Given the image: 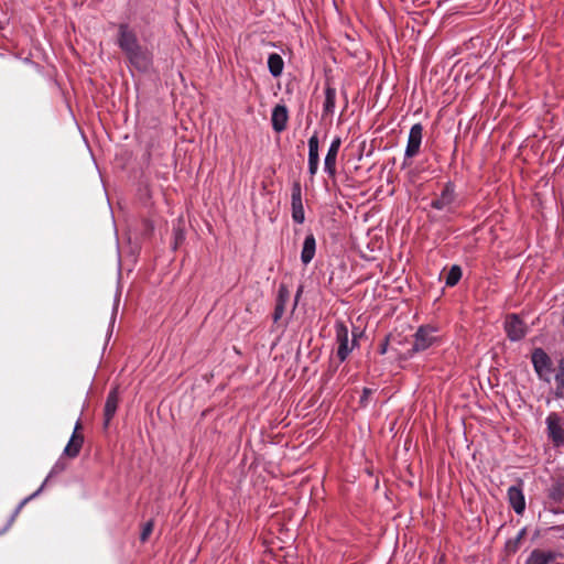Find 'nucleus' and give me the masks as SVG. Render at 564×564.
<instances>
[{
    "label": "nucleus",
    "mask_w": 564,
    "mask_h": 564,
    "mask_svg": "<svg viewBox=\"0 0 564 564\" xmlns=\"http://www.w3.org/2000/svg\"><path fill=\"white\" fill-rule=\"evenodd\" d=\"M336 330V343L338 345L337 347V357L340 362L345 361L349 354L352 351V349L356 346V335L354 334V338L350 340L348 335V328L347 326L338 322L335 325Z\"/></svg>",
    "instance_id": "1"
},
{
    "label": "nucleus",
    "mask_w": 564,
    "mask_h": 564,
    "mask_svg": "<svg viewBox=\"0 0 564 564\" xmlns=\"http://www.w3.org/2000/svg\"><path fill=\"white\" fill-rule=\"evenodd\" d=\"M423 138V127L421 123H415L411 127L408 138V143L404 153V161L402 167L410 165L408 160L416 156L420 152L421 143Z\"/></svg>",
    "instance_id": "2"
},
{
    "label": "nucleus",
    "mask_w": 564,
    "mask_h": 564,
    "mask_svg": "<svg viewBox=\"0 0 564 564\" xmlns=\"http://www.w3.org/2000/svg\"><path fill=\"white\" fill-rule=\"evenodd\" d=\"M532 364L539 378L545 382L551 381L552 360L549 355L541 348L534 349L532 352Z\"/></svg>",
    "instance_id": "3"
},
{
    "label": "nucleus",
    "mask_w": 564,
    "mask_h": 564,
    "mask_svg": "<svg viewBox=\"0 0 564 564\" xmlns=\"http://www.w3.org/2000/svg\"><path fill=\"white\" fill-rule=\"evenodd\" d=\"M117 43L124 54L140 46L135 32L127 23L119 24Z\"/></svg>",
    "instance_id": "4"
},
{
    "label": "nucleus",
    "mask_w": 564,
    "mask_h": 564,
    "mask_svg": "<svg viewBox=\"0 0 564 564\" xmlns=\"http://www.w3.org/2000/svg\"><path fill=\"white\" fill-rule=\"evenodd\" d=\"M126 55L129 63L140 72H148L152 65V54L141 45Z\"/></svg>",
    "instance_id": "5"
},
{
    "label": "nucleus",
    "mask_w": 564,
    "mask_h": 564,
    "mask_svg": "<svg viewBox=\"0 0 564 564\" xmlns=\"http://www.w3.org/2000/svg\"><path fill=\"white\" fill-rule=\"evenodd\" d=\"M434 333L435 329L433 327L421 326L414 335L412 350L419 352L430 348L436 339Z\"/></svg>",
    "instance_id": "6"
},
{
    "label": "nucleus",
    "mask_w": 564,
    "mask_h": 564,
    "mask_svg": "<svg viewBox=\"0 0 564 564\" xmlns=\"http://www.w3.org/2000/svg\"><path fill=\"white\" fill-rule=\"evenodd\" d=\"M341 144V140L339 137H336L326 153L325 160H324V171L328 174L329 177H335L336 175V163H337V155L339 152V148Z\"/></svg>",
    "instance_id": "7"
},
{
    "label": "nucleus",
    "mask_w": 564,
    "mask_h": 564,
    "mask_svg": "<svg viewBox=\"0 0 564 564\" xmlns=\"http://www.w3.org/2000/svg\"><path fill=\"white\" fill-rule=\"evenodd\" d=\"M292 218L296 224H303L305 220L304 207L302 203V189L300 183H294L292 187Z\"/></svg>",
    "instance_id": "8"
},
{
    "label": "nucleus",
    "mask_w": 564,
    "mask_h": 564,
    "mask_svg": "<svg viewBox=\"0 0 564 564\" xmlns=\"http://www.w3.org/2000/svg\"><path fill=\"white\" fill-rule=\"evenodd\" d=\"M80 429H82V423L78 420L75 424L74 432H73L67 445L64 448V455L74 458L79 454L80 448L84 443V436L78 433V431Z\"/></svg>",
    "instance_id": "9"
},
{
    "label": "nucleus",
    "mask_w": 564,
    "mask_h": 564,
    "mask_svg": "<svg viewBox=\"0 0 564 564\" xmlns=\"http://www.w3.org/2000/svg\"><path fill=\"white\" fill-rule=\"evenodd\" d=\"M505 328L511 340H519L525 335V326L517 315L507 317Z\"/></svg>",
    "instance_id": "10"
},
{
    "label": "nucleus",
    "mask_w": 564,
    "mask_h": 564,
    "mask_svg": "<svg viewBox=\"0 0 564 564\" xmlns=\"http://www.w3.org/2000/svg\"><path fill=\"white\" fill-rule=\"evenodd\" d=\"M308 173L311 177H314L318 171L319 154H318V137L315 132L308 139Z\"/></svg>",
    "instance_id": "11"
},
{
    "label": "nucleus",
    "mask_w": 564,
    "mask_h": 564,
    "mask_svg": "<svg viewBox=\"0 0 564 564\" xmlns=\"http://www.w3.org/2000/svg\"><path fill=\"white\" fill-rule=\"evenodd\" d=\"M508 501L517 514H522L525 509V498L521 485L511 486L508 489Z\"/></svg>",
    "instance_id": "12"
},
{
    "label": "nucleus",
    "mask_w": 564,
    "mask_h": 564,
    "mask_svg": "<svg viewBox=\"0 0 564 564\" xmlns=\"http://www.w3.org/2000/svg\"><path fill=\"white\" fill-rule=\"evenodd\" d=\"M454 199H455L454 188L449 184H447L443 188L441 195L431 203V206L438 210H447V209H449Z\"/></svg>",
    "instance_id": "13"
},
{
    "label": "nucleus",
    "mask_w": 564,
    "mask_h": 564,
    "mask_svg": "<svg viewBox=\"0 0 564 564\" xmlns=\"http://www.w3.org/2000/svg\"><path fill=\"white\" fill-rule=\"evenodd\" d=\"M288 109L283 105H276L272 110L271 122L275 132H282L288 123Z\"/></svg>",
    "instance_id": "14"
},
{
    "label": "nucleus",
    "mask_w": 564,
    "mask_h": 564,
    "mask_svg": "<svg viewBox=\"0 0 564 564\" xmlns=\"http://www.w3.org/2000/svg\"><path fill=\"white\" fill-rule=\"evenodd\" d=\"M547 430L550 437L555 445H561L564 442V431L556 415H549L546 419Z\"/></svg>",
    "instance_id": "15"
},
{
    "label": "nucleus",
    "mask_w": 564,
    "mask_h": 564,
    "mask_svg": "<svg viewBox=\"0 0 564 564\" xmlns=\"http://www.w3.org/2000/svg\"><path fill=\"white\" fill-rule=\"evenodd\" d=\"M316 251V240L313 234H308L303 242L301 251V261L304 265H307L314 258Z\"/></svg>",
    "instance_id": "16"
},
{
    "label": "nucleus",
    "mask_w": 564,
    "mask_h": 564,
    "mask_svg": "<svg viewBox=\"0 0 564 564\" xmlns=\"http://www.w3.org/2000/svg\"><path fill=\"white\" fill-rule=\"evenodd\" d=\"M118 406V392L117 389L110 391L105 404V425L107 426L113 417Z\"/></svg>",
    "instance_id": "17"
},
{
    "label": "nucleus",
    "mask_w": 564,
    "mask_h": 564,
    "mask_svg": "<svg viewBox=\"0 0 564 564\" xmlns=\"http://www.w3.org/2000/svg\"><path fill=\"white\" fill-rule=\"evenodd\" d=\"M555 558L553 552L533 550L525 561V564H549Z\"/></svg>",
    "instance_id": "18"
},
{
    "label": "nucleus",
    "mask_w": 564,
    "mask_h": 564,
    "mask_svg": "<svg viewBox=\"0 0 564 564\" xmlns=\"http://www.w3.org/2000/svg\"><path fill=\"white\" fill-rule=\"evenodd\" d=\"M288 300H289V290L285 285H281L279 288L278 301H276V305H275L274 314H273V319L275 322L282 317Z\"/></svg>",
    "instance_id": "19"
},
{
    "label": "nucleus",
    "mask_w": 564,
    "mask_h": 564,
    "mask_svg": "<svg viewBox=\"0 0 564 564\" xmlns=\"http://www.w3.org/2000/svg\"><path fill=\"white\" fill-rule=\"evenodd\" d=\"M283 66H284V62L279 54L272 53L269 55L268 67L273 77H278L282 74Z\"/></svg>",
    "instance_id": "20"
},
{
    "label": "nucleus",
    "mask_w": 564,
    "mask_h": 564,
    "mask_svg": "<svg viewBox=\"0 0 564 564\" xmlns=\"http://www.w3.org/2000/svg\"><path fill=\"white\" fill-rule=\"evenodd\" d=\"M336 101V90L327 87L325 90L324 112L330 113L334 111Z\"/></svg>",
    "instance_id": "21"
},
{
    "label": "nucleus",
    "mask_w": 564,
    "mask_h": 564,
    "mask_svg": "<svg viewBox=\"0 0 564 564\" xmlns=\"http://www.w3.org/2000/svg\"><path fill=\"white\" fill-rule=\"evenodd\" d=\"M462 278V269L458 265H453L447 272L445 283L448 286H454Z\"/></svg>",
    "instance_id": "22"
},
{
    "label": "nucleus",
    "mask_w": 564,
    "mask_h": 564,
    "mask_svg": "<svg viewBox=\"0 0 564 564\" xmlns=\"http://www.w3.org/2000/svg\"><path fill=\"white\" fill-rule=\"evenodd\" d=\"M557 384L564 389V357L558 360V370L555 375Z\"/></svg>",
    "instance_id": "23"
},
{
    "label": "nucleus",
    "mask_w": 564,
    "mask_h": 564,
    "mask_svg": "<svg viewBox=\"0 0 564 564\" xmlns=\"http://www.w3.org/2000/svg\"><path fill=\"white\" fill-rule=\"evenodd\" d=\"M153 531V522L152 521H149L144 524L143 529H142V532H141V541H147L148 538L150 536V534L152 533Z\"/></svg>",
    "instance_id": "24"
},
{
    "label": "nucleus",
    "mask_w": 564,
    "mask_h": 564,
    "mask_svg": "<svg viewBox=\"0 0 564 564\" xmlns=\"http://www.w3.org/2000/svg\"><path fill=\"white\" fill-rule=\"evenodd\" d=\"M47 479H48V477L45 479L44 484H43V485H42V486H41V487H40V488H39V489L33 494V495H31L30 497L25 498V499H24V500L19 505V507H18V508H17V510H15V514L20 512V510L23 508V506H24L28 501H30L32 498L36 497V496L41 492V490L43 489V487H44V485L46 484Z\"/></svg>",
    "instance_id": "25"
},
{
    "label": "nucleus",
    "mask_w": 564,
    "mask_h": 564,
    "mask_svg": "<svg viewBox=\"0 0 564 564\" xmlns=\"http://www.w3.org/2000/svg\"><path fill=\"white\" fill-rule=\"evenodd\" d=\"M64 466L63 465H59V463L55 464V466L53 467V469L51 470L48 477H51L53 474H56L61 470H63Z\"/></svg>",
    "instance_id": "26"
},
{
    "label": "nucleus",
    "mask_w": 564,
    "mask_h": 564,
    "mask_svg": "<svg viewBox=\"0 0 564 564\" xmlns=\"http://www.w3.org/2000/svg\"><path fill=\"white\" fill-rule=\"evenodd\" d=\"M368 393H370V390L364 389V397H361V400H365V398H368Z\"/></svg>",
    "instance_id": "27"
},
{
    "label": "nucleus",
    "mask_w": 564,
    "mask_h": 564,
    "mask_svg": "<svg viewBox=\"0 0 564 564\" xmlns=\"http://www.w3.org/2000/svg\"><path fill=\"white\" fill-rule=\"evenodd\" d=\"M368 393H370V390L364 389V397H361V400H365V398H368Z\"/></svg>",
    "instance_id": "28"
},
{
    "label": "nucleus",
    "mask_w": 564,
    "mask_h": 564,
    "mask_svg": "<svg viewBox=\"0 0 564 564\" xmlns=\"http://www.w3.org/2000/svg\"><path fill=\"white\" fill-rule=\"evenodd\" d=\"M387 351V344H383L380 348V354H384Z\"/></svg>",
    "instance_id": "29"
},
{
    "label": "nucleus",
    "mask_w": 564,
    "mask_h": 564,
    "mask_svg": "<svg viewBox=\"0 0 564 564\" xmlns=\"http://www.w3.org/2000/svg\"><path fill=\"white\" fill-rule=\"evenodd\" d=\"M562 322H563V325H564V315H563V321Z\"/></svg>",
    "instance_id": "30"
},
{
    "label": "nucleus",
    "mask_w": 564,
    "mask_h": 564,
    "mask_svg": "<svg viewBox=\"0 0 564 564\" xmlns=\"http://www.w3.org/2000/svg\"><path fill=\"white\" fill-rule=\"evenodd\" d=\"M556 564H564V563H556Z\"/></svg>",
    "instance_id": "31"
}]
</instances>
